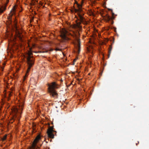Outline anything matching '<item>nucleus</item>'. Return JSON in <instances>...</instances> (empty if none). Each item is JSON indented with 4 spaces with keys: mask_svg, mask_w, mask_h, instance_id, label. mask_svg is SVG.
Returning a JSON list of instances; mask_svg holds the SVG:
<instances>
[{
    "mask_svg": "<svg viewBox=\"0 0 149 149\" xmlns=\"http://www.w3.org/2000/svg\"><path fill=\"white\" fill-rule=\"evenodd\" d=\"M76 61V59H74V61Z\"/></svg>",
    "mask_w": 149,
    "mask_h": 149,
    "instance_id": "15",
    "label": "nucleus"
},
{
    "mask_svg": "<svg viewBox=\"0 0 149 149\" xmlns=\"http://www.w3.org/2000/svg\"><path fill=\"white\" fill-rule=\"evenodd\" d=\"M60 34V36L64 41L65 42L69 40V38L67 37L68 32L65 29H63L61 30Z\"/></svg>",
    "mask_w": 149,
    "mask_h": 149,
    "instance_id": "5",
    "label": "nucleus"
},
{
    "mask_svg": "<svg viewBox=\"0 0 149 149\" xmlns=\"http://www.w3.org/2000/svg\"><path fill=\"white\" fill-rule=\"evenodd\" d=\"M77 45L78 50V54L79 53L80 51V41L79 39L77 40Z\"/></svg>",
    "mask_w": 149,
    "mask_h": 149,
    "instance_id": "9",
    "label": "nucleus"
},
{
    "mask_svg": "<svg viewBox=\"0 0 149 149\" xmlns=\"http://www.w3.org/2000/svg\"><path fill=\"white\" fill-rule=\"evenodd\" d=\"M53 129L52 128H49L47 131V133L48 136L52 138H54V135L52 133Z\"/></svg>",
    "mask_w": 149,
    "mask_h": 149,
    "instance_id": "7",
    "label": "nucleus"
},
{
    "mask_svg": "<svg viewBox=\"0 0 149 149\" xmlns=\"http://www.w3.org/2000/svg\"><path fill=\"white\" fill-rule=\"evenodd\" d=\"M32 2L31 3V4L32 5H34L35 4L36 2H37L38 1V0H31Z\"/></svg>",
    "mask_w": 149,
    "mask_h": 149,
    "instance_id": "12",
    "label": "nucleus"
},
{
    "mask_svg": "<svg viewBox=\"0 0 149 149\" xmlns=\"http://www.w3.org/2000/svg\"><path fill=\"white\" fill-rule=\"evenodd\" d=\"M7 135H5L1 139V140L2 141H4L6 139L7 137Z\"/></svg>",
    "mask_w": 149,
    "mask_h": 149,
    "instance_id": "13",
    "label": "nucleus"
},
{
    "mask_svg": "<svg viewBox=\"0 0 149 149\" xmlns=\"http://www.w3.org/2000/svg\"><path fill=\"white\" fill-rule=\"evenodd\" d=\"M23 103L22 102L16 107H13L12 109V112L13 117L19 119L20 117L22 111L23 109Z\"/></svg>",
    "mask_w": 149,
    "mask_h": 149,
    "instance_id": "3",
    "label": "nucleus"
},
{
    "mask_svg": "<svg viewBox=\"0 0 149 149\" xmlns=\"http://www.w3.org/2000/svg\"><path fill=\"white\" fill-rule=\"evenodd\" d=\"M6 9V7H3L1 8H0V13H2Z\"/></svg>",
    "mask_w": 149,
    "mask_h": 149,
    "instance_id": "11",
    "label": "nucleus"
},
{
    "mask_svg": "<svg viewBox=\"0 0 149 149\" xmlns=\"http://www.w3.org/2000/svg\"><path fill=\"white\" fill-rule=\"evenodd\" d=\"M29 50L25 55L24 57L26 58L27 60V63L28 67L27 71V73H28L31 67L34 64V59L33 57L32 52L31 51V48H29Z\"/></svg>",
    "mask_w": 149,
    "mask_h": 149,
    "instance_id": "2",
    "label": "nucleus"
},
{
    "mask_svg": "<svg viewBox=\"0 0 149 149\" xmlns=\"http://www.w3.org/2000/svg\"><path fill=\"white\" fill-rule=\"evenodd\" d=\"M48 86V91L50 95L54 97H56L57 96L58 94L54 90V88H58L55 82H54L51 85L49 84Z\"/></svg>",
    "mask_w": 149,
    "mask_h": 149,
    "instance_id": "4",
    "label": "nucleus"
},
{
    "mask_svg": "<svg viewBox=\"0 0 149 149\" xmlns=\"http://www.w3.org/2000/svg\"><path fill=\"white\" fill-rule=\"evenodd\" d=\"M16 35L17 37H18L20 40H22L23 36L20 32H16Z\"/></svg>",
    "mask_w": 149,
    "mask_h": 149,
    "instance_id": "10",
    "label": "nucleus"
},
{
    "mask_svg": "<svg viewBox=\"0 0 149 149\" xmlns=\"http://www.w3.org/2000/svg\"><path fill=\"white\" fill-rule=\"evenodd\" d=\"M41 137L40 135H38L34 140L32 144V147L30 149H35L37 143L40 139Z\"/></svg>",
    "mask_w": 149,
    "mask_h": 149,
    "instance_id": "6",
    "label": "nucleus"
},
{
    "mask_svg": "<svg viewBox=\"0 0 149 149\" xmlns=\"http://www.w3.org/2000/svg\"><path fill=\"white\" fill-rule=\"evenodd\" d=\"M78 9H76L75 10V12L78 14L79 19L80 21L79 22H77L76 24L72 26V28L74 29L76 31H80L81 29V26L80 25L81 22H83L84 21V18L82 16L84 14L82 12V5L77 4Z\"/></svg>",
    "mask_w": 149,
    "mask_h": 149,
    "instance_id": "1",
    "label": "nucleus"
},
{
    "mask_svg": "<svg viewBox=\"0 0 149 149\" xmlns=\"http://www.w3.org/2000/svg\"><path fill=\"white\" fill-rule=\"evenodd\" d=\"M47 52V50H45L43 51H40V53H46Z\"/></svg>",
    "mask_w": 149,
    "mask_h": 149,
    "instance_id": "14",
    "label": "nucleus"
},
{
    "mask_svg": "<svg viewBox=\"0 0 149 149\" xmlns=\"http://www.w3.org/2000/svg\"><path fill=\"white\" fill-rule=\"evenodd\" d=\"M72 32H75L74 30H72Z\"/></svg>",
    "mask_w": 149,
    "mask_h": 149,
    "instance_id": "16",
    "label": "nucleus"
},
{
    "mask_svg": "<svg viewBox=\"0 0 149 149\" xmlns=\"http://www.w3.org/2000/svg\"><path fill=\"white\" fill-rule=\"evenodd\" d=\"M16 6H14L10 11V16H11L13 15H14L15 14V13L16 11Z\"/></svg>",
    "mask_w": 149,
    "mask_h": 149,
    "instance_id": "8",
    "label": "nucleus"
}]
</instances>
